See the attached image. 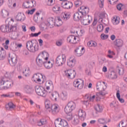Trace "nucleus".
Masks as SVG:
<instances>
[{"label":"nucleus","instance_id":"f257e3e1","mask_svg":"<svg viewBox=\"0 0 127 127\" xmlns=\"http://www.w3.org/2000/svg\"><path fill=\"white\" fill-rule=\"evenodd\" d=\"M45 106L48 113H51L53 115H56L59 113V105L56 104L52 105L49 99L45 100Z\"/></svg>","mask_w":127,"mask_h":127},{"label":"nucleus","instance_id":"f03ea898","mask_svg":"<svg viewBox=\"0 0 127 127\" xmlns=\"http://www.w3.org/2000/svg\"><path fill=\"white\" fill-rule=\"evenodd\" d=\"M89 10L90 9L88 7H85L84 6L80 7L79 9V11L75 12L73 14V19L75 20V21H78V20H80L81 18H83V16L88 14Z\"/></svg>","mask_w":127,"mask_h":127},{"label":"nucleus","instance_id":"7ed1b4c3","mask_svg":"<svg viewBox=\"0 0 127 127\" xmlns=\"http://www.w3.org/2000/svg\"><path fill=\"white\" fill-rule=\"evenodd\" d=\"M96 89L100 91L99 94L101 96H106L108 94V92L105 91L107 89V84L104 81H99L97 82Z\"/></svg>","mask_w":127,"mask_h":127},{"label":"nucleus","instance_id":"20e7f679","mask_svg":"<svg viewBox=\"0 0 127 127\" xmlns=\"http://www.w3.org/2000/svg\"><path fill=\"white\" fill-rule=\"evenodd\" d=\"M26 47L30 52L34 53L38 50V44L34 42L33 40L28 41L26 43Z\"/></svg>","mask_w":127,"mask_h":127},{"label":"nucleus","instance_id":"39448f33","mask_svg":"<svg viewBox=\"0 0 127 127\" xmlns=\"http://www.w3.org/2000/svg\"><path fill=\"white\" fill-rule=\"evenodd\" d=\"M0 30L2 32H14L16 31V26H12L10 24H7L6 25H2L0 27Z\"/></svg>","mask_w":127,"mask_h":127},{"label":"nucleus","instance_id":"423d86ee","mask_svg":"<svg viewBox=\"0 0 127 127\" xmlns=\"http://www.w3.org/2000/svg\"><path fill=\"white\" fill-rule=\"evenodd\" d=\"M76 108V104L73 101H70L64 108V112L66 114L72 113Z\"/></svg>","mask_w":127,"mask_h":127},{"label":"nucleus","instance_id":"0eeeda50","mask_svg":"<svg viewBox=\"0 0 127 127\" xmlns=\"http://www.w3.org/2000/svg\"><path fill=\"white\" fill-rule=\"evenodd\" d=\"M55 126L56 127H68V123L64 120L59 118L55 120Z\"/></svg>","mask_w":127,"mask_h":127},{"label":"nucleus","instance_id":"6e6552de","mask_svg":"<svg viewBox=\"0 0 127 127\" xmlns=\"http://www.w3.org/2000/svg\"><path fill=\"white\" fill-rule=\"evenodd\" d=\"M92 20H93L92 16L86 14L82 17V18L81 19V22L83 25H89V24L91 23Z\"/></svg>","mask_w":127,"mask_h":127},{"label":"nucleus","instance_id":"1a4fd4ad","mask_svg":"<svg viewBox=\"0 0 127 127\" xmlns=\"http://www.w3.org/2000/svg\"><path fill=\"white\" fill-rule=\"evenodd\" d=\"M35 91L36 94L38 95V96H41V97H46L47 93L44 88L42 86H36L35 87Z\"/></svg>","mask_w":127,"mask_h":127},{"label":"nucleus","instance_id":"9d476101","mask_svg":"<svg viewBox=\"0 0 127 127\" xmlns=\"http://www.w3.org/2000/svg\"><path fill=\"white\" fill-rule=\"evenodd\" d=\"M65 62H66V57L64 55L59 56L56 60V63L58 66H62L63 64H65Z\"/></svg>","mask_w":127,"mask_h":127},{"label":"nucleus","instance_id":"9b49d317","mask_svg":"<svg viewBox=\"0 0 127 127\" xmlns=\"http://www.w3.org/2000/svg\"><path fill=\"white\" fill-rule=\"evenodd\" d=\"M76 58L74 56H71L67 60V65L68 67L73 68L76 65Z\"/></svg>","mask_w":127,"mask_h":127},{"label":"nucleus","instance_id":"f8f14e48","mask_svg":"<svg viewBox=\"0 0 127 127\" xmlns=\"http://www.w3.org/2000/svg\"><path fill=\"white\" fill-rule=\"evenodd\" d=\"M61 5L64 8L66 9H70L73 6V3L71 1H68V0H62Z\"/></svg>","mask_w":127,"mask_h":127},{"label":"nucleus","instance_id":"ddd939ff","mask_svg":"<svg viewBox=\"0 0 127 127\" xmlns=\"http://www.w3.org/2000/svg\"><path fill=\"white\" fill-rule=\"evenodd\" d=\"M66 77L69 79H74L76 76L75 70L68 69L64 71Z\"/></svg>","mask_w":127,"mask_h":127},{"label":"nucleus","instance_id":"4468645a","mask_svg":"<svg viewBox=\"0 0 127 127\" xmlns=\"http://www.w3.org/2000/svg\"><path fill=\"white\" fill-rule=\"evenodd\" d=\"M67 40L69 43H71V44H76L79 42L80 39L78 37L71 35L67 38Z\"/></svg>","mask_w":127,"mask_h":127},{"label":"nucleus","instance_id":"2eb2a0df","mask_svg":"<svg viewBox=\"0 0 127 127\" xmlns=\"http://www.w3.org/2000/svg\"><path fill=\"white\" fill-rule=\"evenodd\" d=\"M40 77H41L42 79L45 78V76H43L42 74H35L32 77V81L35 82V83H40V82H41V79Z\"/></svg>","mask_w":127,"mask_h":127},{"label":"nucleus","instance_id":"dca6fc26","mask_svg":"<svg viewBox=\"0 0 127 127\" xmlns=\"http://www.w3.org/2000/svg\"><path fill=\"white\" fill-rule=\"evenodd\" d=\"M74 53L75 55L80 57L83 55L85 53V48L84 47H77L75 50H74Z\"/></svg>","mask_w":127,"mask_h":127},{"label":"nucleus","instance_id":"f3484780","mask_svg":"<svg viewBox=\"0 0 127 127\" xmlns=\"http://www.w3.org/2000/svg\"><path fill=\"white\" fill-rule=\"evenodd\" d=\"M9 64L10 65V66H12V67H14V66L16 65V64H17V58L16 57V56L14 55L13 56H12L10 60H8Z\"/></svg>","mask_w":127,"mask_h":127},{"label":"nucleus","instance_id":"a211bd4d","mask_svg":"<svg viewBox=\"0 0 127 127\" xmlns=\"http://www.w3.org/2000/svg\"><path fill=\"white\" fill-rule=\"evenodd\" d=\"M55 19L54 18H49L47 20V25L50 28H53L55 26Z\"/></svg>","mask_w":127,"mask_h":127},{"label":"nucleus","instance_id":"6ab92c4d","mask_svg":"<svg viewBox=\"0 0 127 127\" xmlns=\"http://www.w3.org/2000/svg\"><path fill=\"white\" fill-rule=\"evenodd\" d=\"M4 84V89L6 90V89H8L10 88L11 85H13V81L12 80L10 79H8V80H5V82H3Z\"/></svg>","mask_w":127,"mask_h":127},{"label":"nucleus","instance_id":"aec40b11","mask_svg":"<svg viewBox=\"0 0 127 127\" xmlns=\"http://www.w3.org/2000/svg\"><path fill=\"white\" fill-rule=\"evenodd\" d=\"M114 43L116 47L120 48L123 47V46L124 45V41L121 39H117L114 42Z\"/></svg>","mask_w":127,"mask_h":127},{"label":"nucleus","instance_id":"412c9836","mask_svg":"<svg viewBox=\"0 0 127 127\" xmlns=\"http://www.w3.org/2000/svg\"><path fill=\"white\" fill-rule=\"evenodd\" d=\"M5 57H6V52L3 48L0 47V60H4Z\"/></svg>","mask_w":127,"mask_h":127},{"label":"nucleus","instance_id":"4be33fe9","mask_svg":"<svg viewBox=\"0 0 127 127\" xmlns=\"http://www.w3.org/2000/svg\"><path fill=\"white\" fill-rule=\"evenodd\" d=\"M36 64L39 67H42V65H44L45 61L43 59H42L40 57H38L36 60Z\"/></svg>","mask_w":127,"mask_h":127},{"label":"nucleus","instance_id":"5701e85b","mask_svg":"<svg viewBox=\"0 0 127 127\" xmlns=\"http://www.w3.org/2000/svg\"><path fill=\"white\" fill-rule=\"evenodd\" d=\"M61 16L63 20H64V21H66L70 18L71 15L70 14L69 12H64L62 13Z\"/></svg>","mask_w":127,"mask_h":127},{"label":"nucleus","instance_id":"b1692460","mask_svg":"<svg viewBox=\"0 0 127 127\" xmlns=\"http://www.w3.org/2000/svg\"><path fill=\"white\" fill-rule=\"evenodd\" d=\"M38 57L45 61H47L48 60V57H49V55L47 52H43L42 53L40 54Z\"/></svg>","mask_w":127,"mask_h":127},{"label":"nucleus","instance_id":"393cba45","mask_svg":"<svg viewBox=\"0 0 127 127\" xmlns=\"http://www.w3.org/2000/svg\"><path fill=\"white\" fill-rule=\"evenodd\" d=\"M16 19L18 21H24L25 20V15L23 13H18L16 15Z\"/></svg>","mask_w":127,"mask_h":127},{"label":"nucleus","instance_id":"a878e982","mask_svg":"<svg viewBox=\"0 0 127 127\" xmlns=\"http://www.w3.org/2000/svg\"><path fill=\"white\" fill-rule=\"evenodd\" d=\"M78 117L80 118L81 121H85V119H86V112L80 109L78 112Z\"/></svg>","mask_w":127,"mask_h":127},{"label":"nucleus","instance_id":"bb28decb","mask_svg":"<svg viewBox=\"0 0 127 127\" xmlns=\"http://www.w3.org/2000/svg\"><path fill=\"white\" fill-rule=\"evenodd\" d=\"M50 98L53 101H57V99H59V93L57 91H55L51 93Z\"/></svg>","mask_w":127,"mask_h":127},{"label":"nucleus","instance_id":"cd10ccee","mask_svg":"<svg viewBox=\"0 0 127 127\" xmlns=\"http://www.w3.org/2000/svg\"><path fill=\"white\" fill-rule=\"evenodd\" d=\"M8 6L10 8H15L16 6V1L14 0H8Z\"/></svg>","mask_w":127,"mask_h":127},{"label":"nucleus","instance_id":"c85d7f7f","mask_svg":"<svg viewBox=\"0 0 127 127\" xmlns=\"http://www.w3.org/2000/svg\"><path fill=\"white\" fill-rule=\"evenodd\" d=\"M24 90L27 94H32L33 89L30 85H26L24 86Z\"/></svg>","mask_w":127,"mask_h":127},{"label":"nucleus","instance_id":"c756f323","mask_svg":"<svg viewBox=\"0 0 127 127\" xmlns=\"http://www.w3.org/2000/svg\"><path fill=\"white\" fill-rule=\"evenodd\" d=\"M53 10L55 12V13H57L58 14H59L60 13H62V10L61 9V8H60V6L58 5H55L53 7Z\"/></svg>","mask_w":127,"mask_h":127},{"label":"nucleus","instance_id":"7c9ffc66","mask_svg":"<svg viewBox=\"0 0 127 127\" xmlns=\"http://www.w3.org/2000/svg\"><path fill=\"white\" fill-rule=\"evenodd\" d=\"M44 65L46 69H51L53 67V64L51 63L50 61H46Z\"/></svg>","mask_w":127,"mask_h":127},{"label":"nucleus","instance_id":"2f4dec72","mask_svg":"<svg viewBox=\"0 0 127 127\" xmlns=\"http://www.w3.org/2000/svg\"><path fill=\"white\" fill-rule=\"evenodd\" d=\"M22 73L24 76L25 77H28V76L30 75V69H29V67H26L23 71Z\"/></svg>","mask_w":127,"mask_h":127},{"label":"nucleus","instance_id":"473e14b6","mask_svg":"<svg viewBox=\"0 0 127 127\" xmlns=\"http://www.w3.org/2000/svg\"><path fill=\"white\" fill-rule=\"evenodd\" d=\"M112 20H113V24L114 25H117V24H119V23H120V22H121V19H120V17L114 16L113 17Z\"/></svg>","mask_w":127,"mask_h":127},{"label":"nucleus","instance_id":"72a5a7b5","mask_svg":"<svg viewBox=\"0 0 127 127\" xmlns=\"http://www.w3.org/2000/svg\"><path fill=\"white\" fill-rule=\"evenodd\" d=\"M116 71L119 73V75H124V73H125L124 68L121 66H118L116 68Z\"/></svg>","mask_w":127,"mask_h":127},{"label":"nucleus","instance_id":"f704fd0d","mask_svg":"<svg viewBox=\"0 0 127 127\" xmlns=\"http://www.w3.org/2000/svg\"><path fill=\"white\" fill-rule=\"evenodd\" d=\"M109 77L112 79H117L118 75H117V73L115 71H112L109 74Z\"/></svg>","mask_w":127,"mask_h":127},{"label":"nucleus","instance_id":"c9c22d12","mask_svg":"<svg viewBox=\"0 0 127 127\" xmlns=\"http://www.w3.org/2000/svg\"><path fill=\"white\" fill-rule=\"evenodd\" d=\"M30 4L32 5H29L28 6H26V5H24V8H29V7H33V6H36V1L35 0H31L30 2Z\"/></svg>","mask_w":127,"mask_h":127},{"label":"nucleus","instance_id":"e433bc0d","mask_svg":"<svg viewBox=\"0 0 127 127\" xmlns=\"http://www.w3.org/2000/svg\"><path fill=\"white\" fill-rule=\"evenodd\" d=\"M95 109L98 113H102V112H103V107L100 104H97L95 106Z\"/></svg>","mask_w":127,"mask_h":127},{"label":"nucleus","instance_id":"4c0bfd02","mask_svg":"<svg viewBox=\"0 0 127 127\" xmlns=\"http://www.w3.org/2000/svg\"><path fill=\"white\" fill-rule=\"evenodd\" d=\"M110 122H111V120L110 119H109L108 121L107 120V119H99L98 120V123L102 125H104V124H108V123H110Z\"/></svg>","mask_w":127,"mask_h":127},{"label":"nucleus","instance_id":"58836bf2","mask_svg":"<svg viewBox=\"0 0 127 127\" xmlns=\"http://www.w3.org/2000/svg\"><path fill=\"white\" fill-rule=\"evenodd\" d=\"M116 96H117V99H118L119 101L121 103H125V100H124V99L123 98H121V94H120V90H118L117 91Z\"/></svg>","mask_w":127,"mask_h":127},{"label":"nucleus","instance_id":"ea45409f","mask_svg":"<svg viewBox=\"0 0 127 127\" xmlns=\"http://www.w3.org/2000/svg\"><path fill=\"white\" fill-rule=\"evenodd\" d=\"M77 88L79 89V90H81L82 88H84V80L79 79V83H78Z\"/></svg>","mask_w":127,"mask_h":127},{"label":"nucleus","instance_id":"a19ab883","mask_svg":"<svg viewBox=\"0 0 127 127\" xmlns=\"http://www.w3.org/2000/svg\"><path fill=\"white\" fill-rule=\"evenodd\" d=\"M87 46H89V47H96V46H97V43L96 42L91 41L87 43Z\"/></svg>","mask_w":127,"mask_h":127},{"label":"nucleus","instance_id":"79ce46f5","mask_svg":"<svg viewBox=\"0 0 127 127\" xmlns=\"http://www.w3.org/2000/svg\"><path fill=\"white\" fill-rule=\"evenodd\" d=\"M1 97L2 98H12L13 97V93L10 92L6 94H2Z\"/></svg>","mask_w":127,"mask_h":127},{"label":"nucleus","instance_id":"37998d69","mask_svg":"<svg viewBox=\"0 0 127 127\" xmlns=\"http://www.w3.org/2000/svg\"><path fill=\"white\" fill-rule=\"evenodd\" d=\"M1 15L3 17H7V16H8V12L6 11V10L3 9L1 10Z\"/></svg>","mask_w":127,"mask_h":127},{"label":"nucleus","instance_id":"c03bdc74","mask_svg":"<svg viewBox=\"0 0 127 127\" xmlns=\"http://www.w3.org/2000/svg\"><path fill=\"white\" fill-rule=\"evenodd\" d=\"M98 32H102L104 30V25L103 24H99L97 27Z\"/></svg>","mask_w":127,"mask_h":127},{"label":"nucleus","instance_id":"a18cd8bd","mask_svg":"<svg viewBox=\"0 0 127 127\" xmlns=\"http://www.w3.org/2000/svg\"><path fill=\"white\" fill-rule=\"evenodd\" d=\"M46 85L47 86V90H49L50 89V86H52V87L53 86V84H52V82L51 81L47 82L46 83Z\"/></svg>","mask_w":127,"mask_h":127},{"label":"nucleus","instance_id":"49530a36","mask_svg":"<svg viewBox=\"0 0 127 127\" xmlns=\"http://www.w3.org/2000/svg\"><path fill=\"white\" fill-rule=\"evenodd\" d=\"M40 34H41V32L39 31L38 33H31L30 36L31 37H37L38 35H40Z\"/></svg>","mask_w":127,"mask_h":127},{"label":"nucleus","instance_id":"de8ad7c7","mask_svg":"<svg viewBox=\"0 0 127 127\" xmlns=\"http://www.w3.org/2000/svg\"><path fill=\"white\" fill-rule=\"evenodd\" d=\"M96 98V101H99L100 100V97H98V96L97 95L96 96L95 95L92 96V97H90L89 98V100L90 102H93L94 101V99Z\"/></svg>","mask_w":127,"mask_h":127},{"label":"nucleus","instance_id":"09e8293b","mask_svg":"<svg viewBox=\"0 0 127 127\" xmlns=\"http://www.w3.org/2000/svg\"><path fill=\"white\" fill-rule=\"evenodd\" d=\"M43 125H46V120L45 119H41L39 122L38 126H43Z\"/></svg>","mask_w":127,"mask_h":127},{"label":"nucleus","instance_id":"8fccbe9b","mask_svg":"<svg viewBox=\"0 0 127 127\" xmlns=\"http://www.w3.org/2000/svg\"><path fill=\"white\" fill-rule=\"evenodd\" d=\"M98 3L100 7H104V0H98Z\"/></svg>","mask_w":127,"mask_h":127},{"label":"nucleus","instance_id":"3c124183","mask_svg":"<svg viewBox=\"0 0 127 127\" xmlns=\"http://www.w3.org/2000/svg\"><path fill=\"white\" fill-rule=\"evenodd\" d=\"M73 125H78L79 124V119H78V117L76 116V118H74L73 121Z\"/></svg>","mask_w":127,"mask_h":127},{"label":"nucleus","instance_id":"603ef678","mask_svg":"<svg viewBox=\"0 0 127 127\" xmlns=\"http://www.w3.org/2000/svg\"><path fill=\"white\" fill-rule=\"evenodd\" d=\"M57 20L59 22V24H57V26H60L61 25H62V20H61V18L58 17Z\"/></svg>","mask_w":127,"mask_h":127},{"label":"nucleus","instance_id":"864d4df0","mask_svg":"<svg viewBox=\"0 0 127 127\" xmlns=\"http://www.w3.org/2000/svg\"><path fill=\"white\" fill-rule=\"evenodd\" d=\"M110 106L111 108H116V107L118 106V104H117V102L113 101L112 103H110Z\"/></svg>","mask_w":127,"mask_h":127},{"label":"nucleus","instance_id":"5fc2aeb1","mask_svg":"<svg viewBox=\"0 0 127 127\" xmlns=\"http://www.w3.org/2000/svg\"><path fill=\"white\" fill-rule=\"evenodd\" d=\"M8 106L9 109H14V108H15V105H13V103H12V102H10L8 103Z\"/></svg>","mask_w":127,"mask_h":127},{"label":"nucleus","instance_id":"6e6d98bb","mask_svg":"<svg viewBox=\"0 0 127 127\" xmlns=\"http://www.w3.org/2000/svg\"><path fill=\"white\" fill-rule=\"evenodd\" d=\"M101 38L102 39H108L109 38V36L108 35H105V34H102L101 35Z\"/></svg>","mask_w":127,"mask_h":127},{"label":"nucleus","instance_id":"4d7b16f0","mask_svg":"<svg viewBox=\"0 0 127 127\" xmlns=\"http://www.w3.org/2000/svg\"><path fill=\"white\" fill-rule=\"evenodd\" d=\"M35 11V8H33L32 10H28V11H26V13L28 14H33V13Z\"/></svg>","mask_w":127,"mask_h":127},{"label":"nucleus","instance_id":"13d9d810","mask_svg":"<svg viewBox=\"0 0 127 127\" xmlns=\"http://www.w3.org/2000/svg\"><path fill=\"white\" fill-rule=\"evenodd\" d=\"M55 0H48L47 3L48 5H53Z\"/></svg>","mask_w":127,"mask_h":127},{"label":"nucleus","instance_id":"bf43d9fd","mask_svg":"<svg viewBox=\"0 0 127 127\" xmlns=\"http://www.w3.org/2000/svg\"><path fill=\"white\" fill-rule=\"evenodd\" d=\"M68 115L66 116V119L68 121H71L72 120V113H70L67 114Z\"/></svg>","mask_w":127,"mask_h":127},{"label":"nucleus","instance_id":"052dcab7","mask_svg":"<svg viewBox=\"0 0 127 127\" xmlns=\"http://www.w3.org/2000/svg\"><path fill=\"white\" fill-rule=\"evenodd\" d=\"M124 6V5L122 3L118 4L117 5V8L118 10H122V7Z\"/></svg>","mask_w":127,"mask_h":127},{"label":"nucleus","instance_id":"680f3d73","mask_svg":"<svg viewBox=\"0 0 127 127\" xmlns=\"http://www.w3.org/2000/svg\"><path fill=\"white\" fill-rule=\"evenodd\" d=\"M79 82H80V80H76L74 81L73 82L74 87H75V88H76V87H78V84H79Z\"/></svg>","mask_w":127,"mask_h":127},{"label":"nucleus","instance_id":"e2e57ef3","mask_svg":"<svg viewBox=\"0 0 127 127\" xmlns=\"http://www.w3.org/2000/svg\"><path fill=\"white\" fill-rule=\"evenodd\" d=\"M124 121H122L119 123V124L117 127H127V125H125L124 126H123V125H124Z\"/></svg>","mask_w":127,"mask_h":127},{"label":"nucleus","instance_id":"0e129e2a","mask_svg":"<svg viewBox=\"0 0 127 127\" xmlns=\"http://www.w3.org/2000/svg\"><path fill=\"white\" fill-rule=\"evenodd\" d=\"M62 96H63L64 98H67V96H68V93L66 91H63L62 93Z\"/></svg>","mask_w":127,"mask_h":127},{"label":"nucleus","instance_id":"69168bd1","mask_svg":"<svg viewBox=\"0 0 127 127\" xmlns=\"http://www.w3.org/2000/svg\"><path fill=\"white\" fill-rule=\"evenodd\" d=\"M5 83V78L0 80V85H4L5 83Z\"/></svg>","mask_w":127,"mask_h":127},{"label":"nucleus","instance_id":"338daca9","mask_svg":"<svg viewBox=\"0 0 127 127\" xmlns=\"http://www.w3.org/2000/svg\"><path fill=\"white\" fill-rule=\"evenodd\" d=\"M98 22V20H97V19H94L93 23H92V25H93V26H95L96 24H97Z\"/></svg>","mask_w":127,"mask_h":127},{"label":"nucleus","instance_id":"774afa93","mask_svg":"<svg viewBox=\"0 0 127 127\" xmlns=\"http://www.w3.org/2000/svg\"><path fill=\"white\" fill-rule=\"evenodd\" d=\"M79 2H80V1H79L78 0L76 1H75L74 2L75 5H76V7L79 6V5H80V3Z\"/></svg>","mask_w":127,"mask_h":127}]
</instances>
